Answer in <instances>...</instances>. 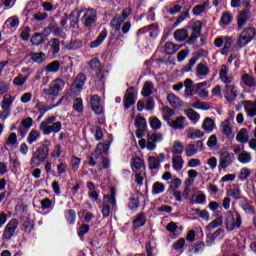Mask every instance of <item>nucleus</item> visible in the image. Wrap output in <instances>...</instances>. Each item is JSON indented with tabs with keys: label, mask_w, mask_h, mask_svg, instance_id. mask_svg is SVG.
<instances>
[{
	"label": "nucleus",
	"mask_w": 256,
	"mask_h": 256,
	"mask_svg": "<svg viewBox=\"0 0 256 256\" xmlns=\"http://www.w3.org/2000/svg\"><path fill=\"white\" fill-rule=\"evenodd\" d=\"M242 83H244L246 87H256L255 77L251 76L250 74L242 75Z\"/></svg>",
	"instance_id": "49"
},
{
	"label": "nucleus",
	"mask_w": 256,
	"mask_h": 256,
	"mask_svg": "<svg viewBox=\"0 0 256 256\" xmlns=\"http://www.w3.org/2000/svg\"><path fill=\"white\" fill-rule=\"evenodd\" d=\"M165 192V184L161 182H155L152 186V195H161Z\"/></svg>",
	"instance_id": "55"
},
{
	"label": "nucleus",
	"mask_w": 256,
	"mask_h": 256,
	"mask_svg": "<svg viewBox=\"0 0 256 256\" xmlns=\"http://www.w3.org/2000/svg\"><path fill=\"white\" fill-rule=\"evenodd\" d=\"M14 102L15 97H13L11 94H5L0 103V107L3 109L4 113H9V115H11V107Z\"/></svg>",
	"instance_id": "19"
},
{
	"label": "nucleus",
	"mask_w": 256,
	"mask_h": 256,
	"mask_svg": "<svg viewBox=\"0 0 256 256\" xmlns=\"http://www.w3.org/2000/svg\"><path fill=\"white\" fill-rule=\"evenodd\" d=\"M192 107L194 109H201L202 111H209L211 109V106L207 102H201L199 100H196L195 102L192 103Z\"/></svg>",
	"instance_id": "59"
},
{
	"label": "nucleus",
	"mask_w": 256,
	"mask_h": 256,
	"mask_svg": "<svg viewBox=\"0 0 256 256\" xmlns=\"http://www.w3.org/2000/svg\"><path fill=\"white\" fill-rule=\"evenodd\" d=\"M219 77L222 83L225 84V88L223 90L224 97L226 101L230 103L235 101L239 95V91H237V87L231 83H233V77L229 76V68L225 65H222V68L219 72Z\"/></svg>",
	"instance_id": "1"
},
{
	"label": "nucleus",
	"mask_w": 256,
	"mask_h": 256,
	"mask_svg": "<svg viewBox=\"0 0 256 256\" xmlns=\"http://www.w3.org/2000/svg\"><path fill=\"white\" fill-rule=\"evenodd\" d=\"M243 107L248 117H256V106L253 105V101H244Z\"/></svg>",
	"instance_id": "32"
},
{
	"label": "nucleus",
	"mask_w": 256,
	"mask_h": 256,
	"mask_svg": "<svg viewBox=\"0 0 256 256\" xmlns=\"http://www.w3.org/2000/svg\"><path fill=\"white\" fill-rule=\"evenodd\" d=\"M143 159L139 157H135L131 161V169L135 172L139 171L140 169H143Z\"/></svg>",
	"instance_id": "52"
},
{
	"label": "nucleus",
	"mask_w": 256,
	"mask_h": 256,
	"mask_svg": "<svg viewBox=\"0 0 256 256\" xmlns=\"http://www.w3.org/2000/svg\"><path fill=\"white\" fill-rule=\"evenodd\" d=\"M80 21L86 29L95 27V25H97V10L93 8L84 10Z\"/></svg>",
	"instance_id": "8"
},
{
	"label": "nucleus",
	"mask_w": 256,
	"mask_h": 256,
	"mask_svg": "<svg viewBox=\"0 0 256 256\" xmlns=\"http://www.w3.org/2000/svg\"><path fill=\"white\" fill-rule=\"evenodd\" d=\"M179 49H181V46L173 44V42H167L164 45V53H166V55H174Z\"/></svg>",
	"instance_id": "36"
},
{
	"label": "nucleus",
	"mask_w": 256,
	"mask_h": 256,
	"mask_svg": "<svg viewBox=\"0 0 256 256\" xmlns=\"http://www.w3.org/2000/svg\"><path fill=\"white\" fill-rule=\"evenodd\" d=\"M256 35V30L253 27H247L245 28L238 38V47L240 49H243V47H246V45H249L251 41H253L254 37Z\"/></svg>",
	"instance_id": "9"
},
{
	"label": "nucleus",
	"mask_w": 256,
	"mask_h": 256,
	"mask_svg": "<svg viewBox=\"0 0 256 256\" xmlns=\"http://www.w3.org/2000/svg\"><path fill=\"white\" fill-rule=\"evenodd\" d=\"M86 81L87 77L85 76V74H78L74 82L70 86V91L66 93L64 96H62L60 101L57 104H55L54 107H59V105H61L62 103L64 105H69V103L73 101V97H76V95H79V93L83 91V87H85Z\"/></svg>",
	"instance_id": "2"
},
{
	"label": "nucleus",
	"mask_w": 256,
	"mask_h": 256,
	"mask_svg": "<svg viewBox=\"0 0 256 256\" xmlns=\"http://www.w3.org/2000/svg\"><path fill=\"white\" fill-rule=\"evenodd\" d=\"M209 67L203 63L197 65L196 68V77L199 80L207 79V75H209Z\"/></svg>",
	"instance_id": "24"
},
{
	"label": "nucleus",
	"mask_w": 256,
	"mask_h": 256,
	"mask_svg": "<svg viewBox=\"0 0 256 256\" xmlns=\"http://www.w3.org/2000/svg\"><path fill=\"white\" fill-rule=\"evenodd\" d=\"M30 43H32V45H35L36 47H38V45H41L42 43H45V34L39 32L33 34L30 39Z\"/></svg>",
	"instance_id": "42"
},
{
	"label": "nucleus",
	"mask_w": 256,
	"mask_h": 256,
	"mask_svg": "<svg viewBox=\"0 0 256 256\" xmlns=\"http://www.w3.org/2000/svg\"><path fill=\"white\" fill-rule=\"evenodd\" d=\"M221 225H223V216H218L206 226V231H215V229H217V227H221Z\"/></svg>",
	"instance_id": "39"
},
{
	"label": "nucleus",
	"mask_w": 256,
	"mask_h": 256,
	"mask_svg": "<svg viewBox=\"0 0 256 256\" xmlns=\"http://www.w3.org/2000/svg\"><path fill=\"white\" fill-rule=\"evenodd\" d=\"M163 141V134H148V140L141 139L138 143L142 149H148V151H155L157 149V143Z\"/></svg>",
	"instance_id": "7"
},
{
	"label": "nucleus",
	"mask_w": 256,
	"mask_h": 256,
	"mask_svg": "<svg viewBox=\"0 0 256 256\" xmlns=\"http://www.w3.org/2000/svg\"><path fill=\"white\" fill-rule=\"evenodd\" d=\"M149 123H150L151 129H153L154 131L161 129L162 127L161 120H159V118L157 117L149 118Z\"/></svg>",
	"instance_id": "63"
},
{
	"label": "nucleus",
	"mask_w": 256,
	"mask_h": 256,
	"mask_svg": "<svg viewBox=\"0 0 256 256\" xmlns=\"http://www.w3.org/2000/svg\"><path fill=\"white\" fill-rule=\"evenodd\" d=\"M183 151H185V145H183V143L179 140L174 141L171 149V152L173 153V155L181 156L183 155Z\"/></svg>",
	"instance_id": "31"
},
{
	"label": "nucleus",
	"mask_w": 256,
	"mask_h": 256,
	"mask_svg": "<svg viewBox=\"0 0 256 256\" xmlns=\"http://www.w3.org/2000/svg\"><path fill=\"white\" fill-rule=\"evenodd\" d=\"M49 147H51V141L45 140L33 153L30 160L32 167H39L41 163H45L47 157H49Z\"/></svg>",
	"instance_id": "3"
},
{
	"label": "nucleus",
	"mask_w": 256,
	"mask_h": 256,
	"mask_svg": "<svg viewBox=\"0 0 256 256\" xmlns=\"http://www.w3.org/2000/svg\"><path fill=\"white\" fill-rule=\"evenodd\" d=\"M209 5V2H204L200 5L194 6L192 12L194 15L199 16L201 13H205V9H207V6Z\"/></svg>",
	"instance_id": "61"
},
{
	"label": "nucleus",
	"mask_w": 256,
	"mask_h": 256,
	"mask_svg": "<svg viewBox=\"0 0 256 256\" xmlns=\"http://www.w3.org/2000/svg\"><path fill=\"white\" fill-rule=\"evenodd\" d=\"M145 223H147V218L145 217V214L140 213L134 220L133 225L136 228L144 227Z\"/></svg>",
	"instance_id": "53"
},
{
	"label": "nucleus",
	"mask_w": 256,
	"mask_h": 256,
	"mask_svg": "<svg viewBox=\"0 0 256 256\" xmlns=\"http://www.w3.org/2000/svg\"><path fill=\"white\" fill-rule=\"evenodd\" d=\"M222 127V133L226 137H230L231 133H233V126L231 125V120L226 119L221 124Z\"/></svg>",
	"instance_id": "40"
},
{
	"label": "nucleus",
	"mask_w": 256,
	"mask_h": 256,
	"mask_svg": "<svg viewBox=\"0 0 256 256\" xmlns=\"http://www.w3.org/2000/svg\"><path fill=\"white\" fill-rule=\"evenodd\" d=\"M184 165H185V160H183V156L172 157V167L174 171H181Z\"/></svg>",
	"instance_id": "33"
},
{
	"label": "nucleus",
	"mask_w": 256,
	"mask_h": 256,
	"mask_svg": "<svg viewBox=\"0 0 256 256\" xmlns=\"http://www.w3.org/2000/svg\"><path fill=\"white\" fill-rule=\"evenodd\" d=\"M233 45V39L229 36H224V44L221 50L222 55H228L231 46Z\"/></svg>",
	"instance_id": "48"
},
{
	"label": "nucleus",
	"mask_w": 256,
	"mask_h": 256,
	"mask_svg": "<svg viewBox=\"0 0 256 256\" xmlns=\"http://www.w3.org/2000/svg\"><path fill=\"white\" fill-rule=\"evenodd\" d=\"M102 203L109 205L112 211H117V191L115 188L110 189V195H104Z\"/></svg>",
	"instance_id": "15"
},
{
	"label": "nucleus",
	"mask_w": 256,
	"mask_h": 256,
	"mask_svg": "<svg viewBox=\"0 0 256 256\" xmlns=\"http://www.w3.org/2000/svg\"><path fill=\"white\" fill-rule=\"evenodd\" d=\"M30 59L34 61V63H43L45 59H47V55L43 52H32L30 53Z\"/></svg>",
	"instance_id": "45"
},
{
	"label": "nucleus",
	"mask_w": 256,
	"mask_h": 256,
	"mask_svg": "<svg viewBox=\"0 0 256 256\" xmlns=\"http://www.w3.org/2000/svg\"><path fill=\"white\" fill-rule=\"evenodd\" d=\"M17 227H19V220L17 218L11 219L8 225L5 226L2 237L5 241H9L13 235H15V231H17Z\"/></svg>",
	"instance_id": "12"
},
{
	"label": "nucleus",
	"mask_w": 256,
	"mask_h": 256,
	"mask_svg": "<svg viewBox=\"0 0 256 256\" xmlns=\"http://www.w3.org/2000/svg\"><path fill=\"white\" fill-rule=\"evenodd\" d=\"M90 107L95 115H103V113H105V107L103 106V102H101V97H99V95H92L90 97Z\"/></svg>",
	"instance_id": "13"
},
{
	"label": "nucleus",
	"mask_w": 256,
	"mask_h": 256,
	"mask_svg": "<svg viewBox=\"0 0 256 256\" xmlns=\"http://www.w3.org/2000/svg\"><path fill=\"white\" fill-rule=\"evenodd\" d=\"M64 215L66 217V221H68V223H70V225L75 224V217H76L75 210H72V209L66 210L64 212Z\"/></svg>",
	"instance_id": "62"
},
{
	"label": "nucleus",
	"mask_w": 256,
	"mask_h": 256,
	"mask_svg": "<svg viewBox=\"0 0 256 256\" xmlns=\"http://www.w3.org/2000/svg\"><path fill=\"white\" fill-rule=\"evenodd\" d=\"M49 46L52 50V55H57L61 51V42L57 38H53L49 41Z\"/></svg>",
	"instance_id": "46"
},
{
	"label": "nucleus",
	"mask_w": 256,
	"mask_h": 256,
	"mask_svg": "<svg viewBox=\"0 0 256 256\" xmlns=\"http://www.w3.org/2000/svg\"><path fill=\"white\" fill-rule=\"evenodd\" d=\"M184 247H185V238L178 239L172 245V249H173V251H176V253H183Z\"/></svg>",
	"instance_id": "54"
},
{
	"label": "nucleus",
	"mask_w": 256,
	"mask_h": 256,
	"mask_svg": "<svg viewBox=\"0 0 256 256\" xmlns=\"http://www.w3.org/2000/svg\"><path fill=\"white\" fill-rule=\"evenodd\" d=\"M111 144H103V143H99L96 146V150L94 153H92L93 157H95V159H102L103 155H107V153H109V147Z\"/></svg>",
	"instance_id": "22"
},
{
	"label": "nucleus",
	"mask_w": 256,
	"mask_h": 256,
	"mask_svg": "<svg viewBox=\"0 0 256 256\" xmlns=\"http://www.w3.org/2000/svg\"><path fill=\"white\" fill-rule=\"evenodd\" d=\"M85 45V41L83 40H71L70 43L66 46L68 51H76V49H81Z\"/></svg>",
	"instance_id": "44"
},
{
	"label": "nucleus",
	"mask_w": 256,
	"mask_h": 256,
	"mask_svg": "<svg viewBox=\"0 0 256 256\" xmlns=\"http://www.w3.org/2000/svg\"><path fill=\"white\" fill-rule=\"evenodd\" d=\"M248 19H249V10L240 11L237 18L238 29H243V27H245V25L247 24Z\"/></svg>",
	"instance_id": "27"
},
{
	"label": "nucleus",
	"mask_w": 256,
	"mask_h": 256,
	"mask_svg": "<svg viewBox=\"0 0 256 256\" xmlns=\"http://www.w3.org/2000/svg\"><path fill=\"white\" fill-rule=\"evenodd\" d=\"M57 116H49L40 123L39 129L43 135H51V133H59L63 129V123L57 121Z\"/></svg>",
	"instance_id": "4"
},
{
	"label": "nucleus",
	"mask_w": 256,
	"mask_h": 256,
	"mask_svg": "<svg viewBox=\"0 0 256 256\" xmlns=\"http://www.w3.org/2000/svg\"><path fill=\"white\" fill-rule=\"evenodd\" d=\"M236 141L245 145L249 141V130L241 128L236 135Z\"/></svg>",
	"instance_id": "28"
},
{
	"label": "nucleus",
	"mask_w": 256,
	"mask_h": 256,
	"mask_svg": "<svg viewBox=\"0 0 256 256\" xmlns=\"http://www.w3.org/2000/svg\"><path fill=\"white\" fill-rule=\"evenodd\" d=\"M185 131L188 139H192V140L201 139V137L205 135V133L201 132V130L195 129L193 127H189Z\"/></svg>",
	"instance_id": "29"
},
{
	"label": "nucleus",
	"mask_w": 256,
	"mask_h": 256,
	"mask_svg": "<svg viewBox=\"0 0 256 256\" xmlns=\"http://www.w3.org/2000/svg\"><path fill=\"white\" fill-rule=\"evenodd\" d=\"M226 195L227 197H232V199L239 201V199H241V188H239V186H234L233 188H229L226 191Z\"/></svg>",
	"instance_id": "34"
},
{
	"label": "nucleus",
	"mask_w": 256,
	"mask_h": 256,
	"mask_svg": "<svg viewBox=\"0 0 256 256\" xmlns=\"http://www.w3.org/2000/svg\"><path fill=\"white\" fill-rule=\"evenodd\" d=\"M89 67L92 73V77H94L95 83H101V85H103L105 83L106 75L105 72L101 69V62H99V59L94 58L90 60Z\"/></svg>",
	"instance_id": "6"
},
{
	"label": "nucleus",
	"mask_w": 256,
	"mask_h": 256,
	"mask_svg": "<svg viewBox=\"0 0 256 256\" xmlns=\"http://www.w3.org/2000/svg\"><path fill=\"white\" fill-rule=\"evenodd\" d=\"M41 139V132L39 130H31L27 137V143L29 145H33V143H37Z\"/></svg>",
	"instance_id": "38"
},
{
	"label": "nucleus",
	"mask_w": 256,
	"mask_h": 256,
	"mask_svg": "<svg viewBox=\"0 0 256 256\" xmlns=\"http://www.w3.org/2000/svg\"><path fill=\"white\" fill-rule=\"evenodd\" d=\"M253 158L251 157V153L247 151H243L238 155V161L239 163H242L243 165H247V163H251V160Z\"/></svg>",
	"instance_id": "50"
},
{
	"label": "nucleus",
	"mask_w": 256,
	"mask_h": 256,
	"mask_svg": "<svg viewBox=\"0 0 256 256\" xmlns=\"http://www.w3.org/2000/svg\"><path fill=\"white\" fill-rule=\"evenodd\" d=\"M225 215L224 224L227 231L231 232L241 229V226L243 225V217L241 216V213L228 210Z\"/></svg>",
	"instance_id": "5"
},
{
	"label": "nucleus",
	"mask_w": 256,
	"mask_h": 256,
	"mask_svg": "<svg viewBox=\"0 0 256 256\" xmlns=\"http://www.w3.org/2000/svg\"><path fill=\"white\" fill-rule=\"evenodd\" d=\"M235 161V155L229 152H222L220 154L219 167L221 169H227V167H231L233 162Z\"/></svg>",
	"instance_id": "14"
},
{
	"label": "nucleus",
	"mask_w": 256,
	"mask_h": 256,
	"mask_svg": "<svg viewBox=\"0 0 256 256\" xmlns=\"http://www.w3.org/2000/svg\"><path fill=\"white\" fill-rule=\"evenodd\" d=\"M231 23H233V14L229 11L223 12L219 21L220 27H227Z\"/></svg>",
	"instance_id": "26"
},
{
	"label": "nucleus",
	"mask_w": 256,
	"mask_h": 256,
	"mask_svg": "<svg viewBox=\"0 0 256 256\" xmlns=\"http://www.w3.org/2000/svg\"><path fill=\"white\" fill-rule=\"evenodd\" d=\"M163 161H165V155L163 153H160L158 157L150 156L148 158L149 168L151 170L161 169V163Z\"/></svg>",
	"instance_id": "20"
},
{
	"label": "nucleus",
	"mask_w": 256,
	"mask_h": 256,
	"mask_svg": "<svg viewBox=\"0 0 256 256\" xmlns=\"http://www.w3.org/2000/svg\"><path fill=\"white\" fill-rule=\"evenodd\" d=\"M202 129H204L206 133H213L215 130V121L209 117L205 118Z\"/></svg>",
	"instance_id": "37"
},
{
	"label": "nucleus",
	"mask_w": 256,
	"mask_h": 256,
	"mask_svg": "<svg viewBox=\"0 0 256 256\" xmlns=\"http://www.w3.org/2000/svg\"><path fill=\"white\" fill-rule=\"evenodd\" d=\"M132 105H135V92L133 88H128L124 96V107L130 109Z\"/></svg>",
	"instance_id": "21"
},
{
	"label": "nucleus",
	"mask_w": 256,
	"mask_h": 256,
	"mask_svg": "<svg viewBox=\"0 0 256 256\" xmlns=\"http://www.w3.org/2000/svg\"><path fill=\"white\" fill-rule=\"evenodd\" d=\"M188 34H187V29H178L174 32V38L176 41H185L187 39Z\"/></svg>",
	"instance_id": "58"
},
{
	"label": "nucleus",
	"mask_w": 256,
	"mask_h": 256,
	"mask_svg": "<svg viewBox=\"0 0 256 256\" xmlns=\"http://www.w3.org/2000/svg\"><path fill=\"white\" fill-rule=\"evenodd\" d=\"M29 81V75L23 76V74H19L13 79V85L15 87H23Z\"/></svg>",
	"instance_id": "43"
},
{
	"label": "nucleus",
	"mask_w": 256,
	"mask_h": 256,
	"mask_svg": "<svg viewBox=\"0 0 256 256\" xmlns=\"http://www.w3.org/2000/svg\"><path fill=\"white\" fill-rule=\"evenodd\" d=\"M162 117L164 121L170 125L173 121V117H175V110L169 108L168 106H164L162 108Z\"/></svg>",
	"instance_id": "25"
},
{
	"label": "nucleus",
	"mask_w": 256,
	"mask_h": 256,
	"mask_svg": "<svg viewBox=\"0 0 256 256\" xmlns=\"http://www.w3.org/2000/svg\"><path fill=\"white\" fill-rule=\"evenodd\" d=\"M201 149H203V141L201 140L188 144L186 147V157L197 155Z\"/></svg>",
	"instance_id": "17"
},
{
	"label": "nucleus",
	"mask_w": 256,
	"mask_h": 256,
	"mask_svg": "<svg viewBox=\"0 0 256 256\" xmlns=\"http://www.w3.org/2000/svg\"><path fill=\"white\" fill-rule=\"evenodd\" d=\"M169 127L175 131H183L187 127V118L185 116H178L170 122Z\"/></svg>",
	"instance_id": "18"
},
{
	"label": "nucleus",
	"mask_w": 256,
	"mask_h": 256,
	"mask_svg": "<svg viewBox=\"0 0 256 256\" xmlns=\"http://www.w3.org/2000/svg\"><path fill=\"white\" fill-rule=\"evenodd\" d=\"M186 117H188L190 121H193V123H199V119H201V115L193 109L186 111Z\"/></svg>",
	"instance_id": "56"
},
{
	"label": "nucleus",
	"mask_w": 256,
	"mask_h": 256,
	"mask_svg": "<svg viewBox=\"0 0 256 256\" xmlns=\"http://www.w3.org/2000/svg\"><path fill=\"white\" fill-rule=\"evenodd\" d=\"M133 13V10L131 8H125L122 10V16L116 15L110 22V26L115 31H121V25L127 21L129 18V15Z\"/></svg>",
	"instance_id": "10"
},
{
	"label": "nucleus",
	"mask_w": 256,
	"mask_h": 256,
	"mask_svg": "<svg viewBox=\"0 0 256 256\" xmlns=\"http://www.w3.org/2000/svg\"><path fill=\"white\" fill-rule=\"evenodd\" d=\"M203 29V25L201 24V21H195L192 25V34L188 39V44L193 45L199 37H201V31Z\"/></svg>",
	"instance_id": "16"
},
{
	"label": "nucleus",
	"mask_w": 256,
	"mask_h": 256,
	"mask_svg": "<svg viewBox=\"0 0 256 256\" xmlns=\"http://www.w3.org/2000/svg\"><path fill=\"white\" fill-rule=\"evenodd\" d=\"M167 101L170 103L171 107L179 108L183 106L181 98L177 97L175 94H168Z\"/></svg>",
	"instance_id": "41"
},
{
	"label": "nucleus",
	"mask_w": 256,
	"mask_h": 256,
	"mask_svg": "<svg viewBox=\"0 0 256 256\" xmlns=\"http://www.w3.org/2000/svg\"><path fill=\"white\" fill-rule=\"evenodd\" d=\"M73 109L74 111H77V113H83L85 110L83 106V99L82 98H76L73 101Z\"/></svg>",
	"instance_id": "60"
},
{
	"label": "nucleus",
	"mask_w": 256,
	"mask_h": 256,
	"mask_svg": "<svg viewBox=\"0 0 256 256\" xmlns=\"http://www.w3.org/2000/svg\"><path fill=\"white\" fill-rule=\"evenodd\" d=\"M5 145H7L8 147H15L19 145V141L17 140V134L15 132L10 133L5 142Z\"/></svg>",
	"instance_id": "57"
},
{
	"label": "nucleus",
	"mask_w": 256,
	"mask_h": 256,
	"mask_svg": "<svg viewBox=\"0 0 256 256\" xmlns=\"http://www.w3.org/2000/svg\"><path fill=\"white\" fill-rule=\"evenodd\" d=\"M155 89V86L153 85V82L146 81L142 88V96L143 97H151L153 95V90Z\"/></svg>",
	"instance_id": "35"
},
{
	"label": "nucleus",
	"mask_w": 256,
	"mask_h": 256,
	"mask_svg": "<svg viewBox=\"0 0 256 256\" xmlns=\"http://www.w3.org/2000/svg\"><path fill=\"white\" fill-rule=\"evenodd\" d=\"M61 69V63L57 60L49 63L45 67L46 73H57Z\"/></svg>",
	"instance_id": "47"
},
{
	"label": "nucleus",
	"mask_w": 256,
	"mask_h": 256,
	"mask_svg": "<svg viewBox=\"0 0 256 256\" xmlns=\"http://www.w3.org/2000/svg\"><path fill=\"white\" fill-rule=\"evenodd\" d=\"M107 35H109V32L107 31V29H103L97 39H95L94 41L90 42L89 47L91 49H97V47H99V45L103 44V41H105V39H107Z\"/></svg>",
	"instance_id": "23"
},
{
	"label": "nucleus",
	"mask_w": 256,
	"mask_h": 256,
	"mask_svg": "<svg viewBox=\"0 0 256 256\" xmlns=\"http://www.w3.org/2000/svg\"><path fill=\"white\" fill-rule=\"evenodd\" d=\"M240 207L245 213H247V215H253L255 213V208L249 203V200H247L246 198H241Z\"/></svg>",
	"instance_id": "30"
},
{
	"label": "nucleus",
	"mask_w": 256,
	"mask_h": 256,
	"mask_svg": "<svg viewBox=\"0 0 256 256\" xmlns=\"http://www.w3.org/2000/svg\"><path fill=\"white\" fill-rule=\"evenodd\" d=\"M63 89H65V81H63V79H56L52 81L49 88L44 89V93L52 97H59Z\"/></svg>",
	"instance_id": "11"
},
{
	"label": "nucleus",
	"mask_w": 256,
	"mask_h": 256,
	"mask_svg": "<svg viewBox=\"0 0 256 256\" xmlns=\"http://www.w3.org/2000/svg\"><path fill=\"white\" fill-rule=\"evenodd\" d=\"M136 127L140 129V131H145V129H147V120L144 117L136 118Z\"/></svg>",
	"instance_id": "64"
},
{
	"label": "nucleus",
	"mask_w": 256,
	"mask_h": 256,
	"mask_svg": "<svg viewBox=\"0 0 256 256\" xmlns=\"http://www.w3.org/2000/svg\"><path fill=\"white\" fill-rule=\"evenodd\" d=\"M34 227H35V223L33 222V220H31V218L24 219V223L22 225V231H24L25 233H31Z\"/></svg>",
	"instance_id": "51"
}]
</instances>
